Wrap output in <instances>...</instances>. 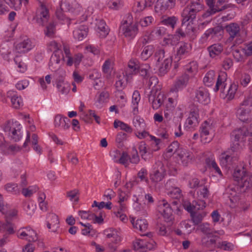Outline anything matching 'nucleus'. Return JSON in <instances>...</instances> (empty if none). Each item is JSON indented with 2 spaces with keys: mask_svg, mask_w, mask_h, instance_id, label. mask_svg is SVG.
<instances>
[{
  "mask_svg": "<svg viewBox=\"0 0 252 252\" xmlns=\"http://www.w3.org/2000/svg\"><path fill=\"white\" fill-rule=\"evenodd\" d=\"M60 7L61 9L56 11L57 17L59 20L66 22L68 24H70V19L65 16L62 11L63 10L68 11L73 16L81 15V20L82 21L86 20L88 17L90 16L94 11V6H89L83 13L82 6L75 0H68L62 2Z\"/></svg>",
  "mask_w": 252,
  "mask_h": 252,
  "instance_id": "f257e3e1",
  "label": "nucleus"
},
{
  "mask_svg": "<svg viewBox=\"0 0 252 252\" xmlns=\"http://www.w3.org/2000/svg\"><path fill=\"white\" fill-rule=\"evenodd\" d=\"M247 137H248L249 149L252 151V124L248 126H243L232 132L231 133L232 140L231 150L234 152L242 150L245 146Z\"/></svg>",
  "mask_w": 252,
  "mask_h": 252,
  "instance_id": "f03ea898",
  "label": "nucleus"
},
{
  "mask_svg": "<svg viewBox=\"0 0 252 252\" xmlns=\"http://www.w3.org/2000/svg\"><path fill=\"white\" fill-rule=\"evenodd\" d=\"M227 77V75L226 72L223 71L220 72L217 78L214 90L215 92H217L220 90L221 92L220 97L223 99L226 98L227 100H230L234 98L238 86L235 83L231 84L227 91V94H225L223 91L226 85Z\"/></svg>",
  "mask_w": 252,
  "mask_h": 252,
  "instance_id": "7ed1b4c3",
  "label": "nucleus"
},
{
  "mask_svg": "<svg viewBox=\"0 0 252 252\" xmlns=\"http://www.w3.org/2000/svg\"><path fill=\"white\" fill-rule=\"evenodd\" d=\"M202 1L203 0H192L190 5L184 8L182 13L183 25L188 22H192L195 18L197 13L203 9Z\"/></svg>",
  "mask_w": 252,
  "mask_h": 252,
  "instance_id": "20e7f679",
  "label": "nucleus"
},
{
  "mask_svg": "<svg viewBox=\"0 0 252 252\" xmlns=\"http://www.w3.org/2000/svg\"><path fill=\"white\" fill-rule=\"evenodd\" d=\"M22 126L20 123L13 120H9L4 125L3 129L12 140L17 142L23 137Z\"/></svg>",
  "mask_w": 252,
  "mask_h": 252,
  "instance_id": "39448f33",
  "label": "nucleus"
},
{
  "mask_svg": "<svg viewBox=\"0 0 252 252\" xmlns=\"http://www.w3.org/2000/svg\"><path fill=\"white\" fill-rule=\"evenodd\" d=\"M128 20H123L120 29L124 36L127 39H134L138 33L139 30L137 23H132V17L129 16Z\"/></svg>",
  "mask_w": 252,
  "mask_h": 252,
  "instance_id": "423d86ee",
  "label": "nucleus"
},
{
  "mask_svg": "<svg viewBox=\"0 0 252 252\" xmlns=\"http://www.w3.org/2000/svg\"><path fill=\"white\" fill-rule=\"evenodd\" d=\"M166 175V170L165 166L162 162L158 161L153 166L150 173V179L156 185L162 182Z\"/></svg>",
  "mask_w": 252,
  "mask_h": 252,
  "instance_id": "0eeeda50",
  "label": "nucleus"
},
{
  "mask_svg": "<svg viewBox=\"0 0 252 252\" xmlns=\"http://www.w3.org/2000/svg\"><path fill=\"white\" fill-rule=\"evenodd\" d=\"M165 52L164 50L159 49L155 54V60L157 61V65L158 67L159 73L163 75L167 72L171 65L172 59L170 56L165 58L163 62H161L164 58Z\"/></svg>",
  "mask_w": 252,
  "mask_h": 252,
  "instance_id": "6e6552de",
  "label": "nucleus"
},
{
  "mask_svg": "<svg viewBox=\"0 0 252 252\" xmlns=\"http://www.w3.org/2000/svg\"><path fill=\"white\" fill-rule=\"evenodd\" d=\"M38 6L36 9L34 17L36 23L40 26H43L49 18V11L47 7V0H37Z\"/></svg>",
  "mask_w": 252,
  "mask_h": 252,
  "instance_id": "1a4fd4ad",
  "label": "nucleus"
},
{
  "mask_svg": "<svg viewBox=\"0 0 252 252\" xmlns=\"http://www.w3.org/2000/svg\"><path fill=\"white\" fill-rule=\"evenodd\" d=\"M0 232L3 233L0 239V247H2L10 241L11 235L15 232L14 224L8 221L4 222L0 220Z\"/></svg>",
  "mask_w": 252,
  "mask_h": 252,
  "instance_id": "9d476101",
  "label": "nucleus"
},
{
  "mask_svg": "<svg viewBox=\"0 0 252 252\" xmlns=\"http://www.w3.org/2000/svg\"><path fill=\"white\" fill-rule=\"evenodd\" d=\"M103 233L107 239H110L108 248L111 252L116 251L118 246L122 240L120 233L115 229L110 228L104 230Z\"/></svg>",
  "mask_w": 252,
  "mask_h": 252,
  "instance_id": "9b49d317",
  "label": "nucleus"
},
{
  "mask_svg": "<svg viewBox=\"0 0 252 252\" xmlns=\"http://www.w3.org/2000/svg\"><path fill=\"white\" fill-rule=\"evenodd\" d=\"M199 131L202 143H208L212 140L214 136L215 128L212 124L205 121L201 124Z\"/></svg>",
  "mask_w": 252,
  "mask_h": 252,
  "instance_id": "f8f14e48",
  "label": "nucleus"
},
{
  "mask_svg": "<svg viewBox=\"0 0 252 252\" xmlns=\"http://www.w3.org/2000/svg\"><path fill=\"white\" fill-rule=\"evenodd\" d=\"M133 247L135 251L146 252L154 249L156 246L155 242L152 239H136L133 242Z\"/></svg>",
  "mask_w": 252,
  "mask_h": 252,
  "instance_id": "ddd939ff",
  "label": "nucleus"
},
{
  "mask_svg": "<svg viewBox=\"0 0 252 252\" xmlns=\"http://www.w3.org/2000/svg\"><path fill=\"white\" fill-rule=\"evenodd\" d=\"M157 211L165 221L169 222L173 220L172 209L165 199H163L158 201Z\"/></svg>",
  "mask_w": 252,
  "mask_h": 252,
  "instance_id": "4468645a",
  "label": "nucleus"
},
{
  "mask_svg": "<svg viewBox=\"0 0 252 252\" xmlns=\"http://www.w3.org/2000/svg\"><path fill=\"white\" fill-rule=\"evenodd\" d=\"M34 47L33 43L27 37H23L15 43V50L20 54L27 53Z\"/></svg>",
  "mask_w": 252,
  "mask_h": 252,
  "instance_id": "2eb2a0df",
  "label": "nucleus"
},
{
  "mask_svg": "<svg viewBox=\"0 0 252 252\" xmlns=\"http://www.w3.org/2000/svg\"><path fill=\"white\" fill-rule=\"evenodd\" d=\"M175 0H157L154 9L158 15H162L174 7Z\"/></svg>",
  "mask_w": 252,
  "mask_h": 252,
  "instance_id": "dca6fc26",
  "label": "nucleus"
},
{
  "mask_svg": "<svg viewBox=\"0 0 252 252\" xmlns=\"http://www.w3.org/2000/svg\"><path fill=\"white\" fill-rule=\"evenodd\" d=\"M164 98L163 94L153 88L149 95V101L151 103L152 108L157 110L162 104L163 105Z\"/></svg>",
  "mask_w": 252,
  "mask_h": 252,
  "instance_id": "f3484780",
  "label": "nucleus"
},
{
  "mask_svg": "<svg viewBox=\"0 0 252 252\" xmlns=\"http://www.w3.org/2000/svg\"><path fill=\"white\" fill-rule=\"evenodd\" d=\"M18 237L30 242H34L37 239L35 231L29 226L20 228L18 232Z\"/></svg>",
  "mask_w": 252,
  "mask_h": 252,
  "instance_id": "a211bd4d",
  "label": "nucleus"
},
{
  "mask_svg": "<svg viewBox=\"0 0 252 252\" xmlns=\"http://www.w3.org/2000/svg\"><path fill=\"white\" fill-rule=\"evenodd\" d=\"M134 217H130V221L132 223L133 227L136 230L139 231L141 235H151L150 234L144 233L148 227V223L146 219H137L136 220Z\"/></svg>",
  "mask_w": 252,
  "mask_h": 252,
  "instance_id": "6ab92c4d",
  "label": "nucleus"
},
{
  "mask_svg": "<svg viewBox=\"0 0 252 252\" xmlns=\"http://www.w3.org/2000/svg\"><path fill=\"white\" fill-rule=\"evenodd\" d=\"M6 96L10 99L11 107L18 109L23 106V101L21 96L14 90H9L6 93Z\"/></svg>",
  "mask_w": 252,
  "mask_h": 252,
  "instance_id": "aec40b11",
  "label": "nucleus"
},
{
  "mask_svg": "<svg viewBox=\"0 0 252 252\" xmlns=\"http://www.w3.org/2000/svg\"><path fill=\"white\" fill-rule=\"evenodd\" d=\"M183 205L188 212L192 213L196 210H203L206 207V202L202 200H198L193 201L191 204L188 201H184Z\"/></svg>",
  "mask_w": 252,
  "mask_h": 252,
  "instance_id": "412c9836",
  "label": "nucleus"
},
{
  "mask_svg": "<svg viewBox=\"0 0 252 252\" xmlns=\"http://www.w3.org/2000/svg\"><path fill=\"white\" fill-rule=\"evenodd\" d=\"M178 94L172 93L170 91L164 95L163 106L164 108L174 110L177 105Z\"/></svg>",
  "mask_w": 252,
  "mask_h": 252,
  "instance_id": "4be33fe9",
  "label": "nucleus"
},
{
  "mask_svg": "<svg viewBox=\"0 0 252 252\" xmlns=\"http://www.w3.org/2000/svg\"><path fill=\"white\" fill-rule=\"evenodd\" d=\"M220 163L221 166L228 167L236 163L237 158L234 156L230 155L228 152L222 153L219 158Z\"/></svg>",
  "mask_w": 252,
  "mask_h": 252,
  "instance_id": "5701e85b",
  "label": "nucleus"
},
{
  "mask_svg": "<svg viewBox=\"0 0 252 252\" xmlns=\"http://www.w3.org/2000/svg\"><path fill=\"white\" fill-rule=\"evenodd\" d=\"M47 227L53 232L57 231L59 228V220L57 215L54 213H49L47 216Z\"/></svg>",
  "mask_w": 252,
  "mask_h": 252,
  "instance_id": "b1692460",
  "label": "nucleus"
},
{
  "mask_svg": "<svg viewBox=\"0 0 252 252\" xmlns=\"http://www.w3.org/2000/svg\"><path fill=\"white\" fill-rule=\"evenodd\" d=\"M189 79L188 75L184 74L179 77L175 82L174 86L171 88L170 91L172 93H177L179 91L185 88Z\"/></svg>",
  "mask_w": 252,
  "mask_h": 252,
  "instance_id": "393cba45",
  "label": "nucleus"
},
{
  "mask_svg": "<svg viewBox=\"0 0 252 252\" xmlns=\"http://www.w3.org/2000/svg\"><path fill=\"white\" fill-rule=\"evenodd\" d=\"M192 50V45L190 43L181 42L177 50L176 56L178 60L182 58L188 57Z\"/></svg>",
  "mask_w": 252,
  "mask_h": 252,
  "instance_id": "a878e982",
  "label": "nucleus"
},
{
  "mask_svg": "<svg viewBox=\"0 0 252 252\" xmlns=\"http://www.w3.org/2000/svg\"><path fill=\"white\" fill-rule=\"evenodd\" d=\"M0 150L3 155H14L20 150V148L16 144H10L4 141L0 144Z\"/></svg>",
  "mask_w": 252,
  "mask_h": 252,
  "instance_id": "bb28decb",
  "label": "nucleus"
},
{
  "mask_svg": "<svg viewBox=\"0 0 252 252\" xmlns=\"http://www.w3.org/2000/svg\"><path fill=\"white\" fill-rule=\"evenodd\" d=\"M198 117L197 112L191 111L185 123V128L187 129H190L196 127L199 124Z\"/></svg>",
  "mask_w": 252,
  "mask_h": 252,
  "instance_id": "cd10ccee",
  "label": "nucleus"
},
{
  "mask_svg": "<svg viewBox=\"0 0 252 252\" xmlns=\"http://www.w3.org/2000/svg\"><path fill=\"white\" fill-rule=\"evenodd\" d=\"M205 163L207 167L211 170L214 171L217 176L220 177H222V173L216 161L214 155H211L210 157L206 158Z\"/></svg>",
  "mask_w": 252,
  "mask_h": 252,
  "instance_id": "c85d7f7f",
  "label": "nucleus"
},
{
  "mask_svg": "<svg viewBox=\"0 0 252 252\" xmlns=\"http://www.w3.org/2000/svg\"><path fill=\"white\" fill-rule=\"evenodd\" d=\"M195 98L200 103L204 105L207 104L210 101L209 94L204 88H199L196 92Z\"/></svg>",
  "mask_w": 252,
  "mask_h": 252,
  "instance_id": "c756f323",
  "label": "nucleus"
},
{
  "mask_svg": "<svg viewBox=\"0 0 252 252\" xmlns=\"http://www.w3.org/2000/svg\"><path fill=\"white\" fill-rule=\"evenodd\" d=\"M178 159L181 163L185 166L187 165L192 159V153L188 150L184 148L181 149L178 153Z\"/></svg>",
  "mask_w": 252,
  "mask_h": 252,
  "instance_id": "7c9ffc66",
  "label": "nucleus"
},
{
  "mask_svg": "<svg viewBox=\"0 0 252 252\" xmlns=\"http://www.w3.org/2000/svg\"><path fill=\"white\" fill-rule=\"evenodd\" d=\"M54 125L56 127L66 130L70 127V120L66 117H63L61 115H57L55 117Z\"/></svg>",
  "mask_w": 252,
  "mask_h": 252,
  "instance_id": "2f4dec72",
  "label": "nucleus"
},
{
  "mask_svg": "<svg viewBox=\"0 0 252 252\" xmlns=\"http://www.w3.org/2000/svg\"><path fill=\"white\" fill-rule=\"evenodd\" d=\"M244 107H239L237 110V116L242 122L248 123L252 121L251 112L252 110L244 108Z\"/></svg>",
  "mask_w": 252,
  "mask_h": 252,
  "instance_id": "473e14b6",
  "label": "nucleus"
},
{
  "mask_svg": "<svg viewBox=\"0 0 252 252\" xmlns=\"http://www.w3.org/2000/svg\"><path fill=\"white\" fill-rule=\"evenodd\" d=\"M95 30L101 38L105 37L109 33V29L105 21L102 19L96 20Z\"/></svg>",
  "mask_w": 252,
  "mask_h": 252,
  "instance_id": "72a5a7b5",
  "label": "nucleus"
},
{
  "mask_svg": "<svg viewBox=\"0 0 252 252\" xmlns=\"http://www.w3.org/2000/svg\"><path fill=\"white\" fill-rule=\"evenodd\" d=\"M88 28L86 25H81L77 27L73 31V35L74 38L79 41H82L87 35Z\"/></svg>",
  "mask_w": 252,
  "mask_h": 252,
  "instance_id": "f704fd0d",
  "label": "nucleus"
},
{
  "mask_svg": "<svg viewBox=\"0 0 252 252\" xmlns=\"http://www.w3.org/2000/svg\"><path fill=\"white\" fill-rule=\"evenodd\" d=\"M225 30L229 35V39L233 40L239 34L240 27L236 23H231L225 27Z\"/></svg>",
  "mask_w": 252,
  "mask_h": 252,
  "instance_id": "c9c22d12",
  "label": "nucleus"
},
{
  "mask_svg": "<svg viewBox=\"0 0 252 252\" xmlns=\"http://www.w3.org/2000/svg\"><path fill=\"white\" fill-rule=\"evenodd\" d=\"M61 52H55L51 56L49 63L51 70H56L60 67V63L62 59Z\"/></svg>",
  "mask_w": 252,
  "mask_h": 252,
  "instance_id": "e433bc0d",
  "label": "nucleus"
},
{
  "mask_svg": "<svg viewBox=\"0 0 252 252\" xmlns=\"http://www.w3.org/2000/svg\"><path fill=\"white\" fill-rule=\"evenodd\" d=\"M61 52H55L51 56L49 63L51 70H56L60 67V63L62 59Z\"/></svg>",
  "mask_w": 252,
  "mask_h": 252,
  "instance_id": "4c0bfd02",
  "label": "nucleus"
},
{
  "mask_svg": "<svg viewBox=\"0 0 252 252\" xmlns=\"http://www.w3.org/2000/svg\"><path fill=\"white\" fill-rule=\"evenodd\" d=\"M227 194L229 195V206L231 208H234L238 204L239 195L235 189L229 188L226 189Z\"/></svg>",
  "mask_w": 252,
  "mask_h": 252,
  "instance_id": "58836bf2",
  "label": "nucleus"
},
{
  "mask_svg": "<svg viewBox=\"0 0 252 252\" xmlns=\"http://www.w3.org/2000/svg\"><path fill=\"white\" fill-rule=\"evenodd\" d=\"M141 99V96L139 91L136 90L133 93L131 99L132 113L133 115L138 114V105Z\"/></svg>",
  "mask_w": 252,
  "mask_h": 252,
  "instance_id": "ea45409f",
  "label": "nucleus"
},
{
  "mask_svg": "<svg viewBox=\"0 0 252 252\" xmlns=\"http://www.w3.org/2000/svg\"><path fill=\"white\" fill-rule=\"evenodd\" d=\"M182 148H180V144L177 141L173 142L166 148V151L164 153V156L166 158H169L175 153H176L178 155L179 151Z\"/></svg>",
  "mask_w": 252,
  "mask_h": 252,
  "instance_id": "a19ab883",
  "label": "nucleus"
},
{
  "mask_svg": "<svg viewBox=\"0 0 252 252\" xmlns=\"http://www.w3.org/2000/svg\"><path fill=\"white\" fill-rule=\"evenodd\" d=\"M138 148L140 155L144 160H146L150 158L153 153L151 150H149L148 149L147 144L144 141H141L139 143Z\"/></svg>",
  "mask_w": 252,
  "mask_h": 252,
  "instance_id": "79ce46f5",
  "label": "nucleus"
},
{
  "mask_svg": "<svg viewBox=\"0 0 252 252\" xmlns=\"http://www.w3.org/2000/svg\"><path fill=\"white\" fill-rule=\"evenodd\" d=\"M223 46L220 43L214 44L208 47L210 57L214 58L220 54L223 51Z\"/></svg>",
  "mask_w": 252,
  "mask_h": 252,
  "instance_id": "37998d69",
  "label": "nucleus"
},
{
  "mask_svg": "<svg viewBox=\"0 0 252 252\" xmlns=\"http://www.w3.org/2000/svg\"><path fill=\"white\" fill-rule=\"evenodd\" d=\"M198 65L196 62L192 61L189 63L185 66V69L186 73L189 77H193L198 72Z\"/></svg>",
  "mask_w": 252,
  "mask_h": 252,
  "instance_id": "c03bdc74",
  "label": "nucleus"
},
{
  "mask_svg": "<svg viewBox=\"0 0 252 252\" xmlns=\"http://www.w3.org/2000/svg\"><path fill=\"white\" fill-rule=\"evenodd\" d=\"M190 23L189 22L187 25V31L186 32H184L181 29L179 28L177 29L173 37H175L177 40H179L181 38L185 37L186 34H190L191 33L193 32L195 29L190 24Z\"/></svg>",
  "mask_w": 252,
  "mask_h": 252,
  "instance_id": "a18cd8bd",
  "label": "nucleus"
},
{
  "mask_svg": "<svg viewBox=\"0 0 252 252\" xmlns=\"http://www.w3.org/2000/svg\"><path fill=\"white\" fill-rule=\"evenodd\" d=\"M155 48L153 45H147L144 47L140 54V58L143 61L147 60L153 54Z\"/></svg>",
  "mask_w": 252,
  "mask_h": 252,
  "instance_id": "49530a36",
  "label": "nucleus"
},
{
  "mask_svg": "<svg viewBox=\"0 0 252 252\" xmlns=\"http://www.w3.org/2000/svg\"><path fill=\"white\" fill-rule=\"evenodd\" d=\"M215 72L214 71L210 70L207 72L203 78L204 84L208 87L212 86L215 83Z\"/></svg>",
  "mask_w": 252,
  "mask_h": 252,
  "instance_id": "de8ad7c7",
  "label": "nucleus"
},
{
  "mask_svg": "<svg viewBox=\"0 0 252 252\" xmlns=\"http://www.w3.org/2000/svg\"><path fill=\"white\" fill-rule=\"evenodd\" d=\"M133 118L132 124L133 126L137 130L145 129L146 127V124L143 118L138 116V114L134 115Z\"/></svg>",
  "mask_w": 252,
  "mask_h": 252,
  "instance_id": "09e8293b",
  "label": "nucleus"
},
{
  "mask_svg": "<svg viewBox=\"0 0 252 252\" xmlns=\"http://www.w3.org/2000/svg\"><path fill=\"white\" fill-rule=\"evenodd\" d=\"M218 238H219V237L215 235L212 232L211 235L202 237L201 238V243L203 245L207 246L215 245L216 244L217 239Z\"/></svg>",
  "mask_w": 252,
  "mask_h": 252,
  "instance_id": "8fccbe9b",
  "label": "nucleus"
},
{
  "mask_svg": "<svg viewBox=\"0 0 252 252\" xmlns=\"http://www.w3.org/2000/svg\"><path fill=\"white\" fill-rule=\"evenodd\" d=\"M4 189L12 194H19L21 191V188L17 183H9L4 186Z\"/></svg>",
  "mask_w": 252,
  "mask_h": 252,
  "instance_id": "3c124183",
  "label": "nucleus"
},
{
  "mask_svg": "<svg viewBox=\"0 0 252 252\" xmlns=\"http://www.w3.org/2000/svg\"><path fill=\"white\" fill-rule=\"evenodd\" d=\"M190 213L192 222L195 225L200 223L207 215V213L205 211H202L200 212H192Z\"/></svg>",
  "mask_w": 252,
  "mask_h": 252,
  "instance_id": "603ef678",
  "label": "nucleus"
},
{
  "mask_svg": "<svg viewBox=\"0 0 252 252\" xmlns=\"http://www.w3.org/2000/svg\"><path fill=\"white\" fill-rule=\"evenodd\" d=\"M114 127L115 128L118 127L122 130H124L127 133H131L132 132V128L128 124L118 120H115L114 122Z\"/></svg>",
  "mask_w": 252,
  "mask_h": 252,
  "instance_id": "864d4df0",
  "label": "nucleus"
},
{
  "mask_svg": "<svg viewBox=\"0 0 252 252\" xmlns=\"http://www.w3.org/2000/svg\"><path fill=\"white\" fill-rule=\"evenodd\" d=\"M127 65L132 74H136L138 73L140 68V64L139 61L137 59H130Z\"/></svg>",
  "mask_w": 252,
  "mask_h": 252,
  "instance_id": "5fc2aeb1",
  "label": "nucleus"
},
{
  "mask_svg": "<svg viewBox=\"0 0 252 252\" xmlns=\"http://www.w3.org/2000/svg\"><path fill=\"white\" fill-rule=\"evenodd\" d=\"M178 19L175 16L168 17L163 19L160 23L162 25L174 29L177 24Z\"/></svg>",
  "mask_w": 252,
  "mask_h": 252,
  "instance_id": "6e6d98bb",
  "label": "nucleus"
},
{
  "mask_svg": "<svg viewBox=\"0 0 252 252\" xmlns=\"http://www.w3.org/2000/svg\"><path fill=\"white\" fill-rule=\"evenodd\" d=\"M150 141L151 142L150 145L152 152H153L158 151L160 148V144L161 140L152 135L150 136Z\"/></svg>",
  "mask_w": 252,
  "mask_h": 252,
  "instance_id": "4d7b16f0",
  "label": "nucleus"
},
{
  "mask_svg": "<svg viewBox=\"0 0 252 252\" xmlns=\"http://www.w3.org/2000/svg\"><path fill=\"white\" fill-rule=\"evenodd\" d=\"M240 185L242 187H246L247 189L252 186V173H247V174L243 177L240 183H239Z\"/></svg>",
  "mask_w": 252,
  "mask_h": 252,
  "instance_id": "13d9d810",
  "label": "nucleus"
},
{
  "mask_svg": "<svg viewBox=\"0 0 252 252\" xmlns=\"http://www.w3.org/2000/svg\"><path fill=\"white\" fill-rule=\"evenodd\" d=\"M28 2L29 0H19V2L16 0H6V3L16 10L20 9L22 4L26 5Z\"/></svg>",
  "mask_w": 252,
  "mask_h": 252,
  "instance_id": "bf43d9fd",
  "label": "nucleus"
},
{
  "mask_svg": "<svg viewBox=\"0 0 252 252\" xmlns=\"http://www.w3.org/2000/svg\"><path fill=\"white\" fill-rule=\"evenodd\" d=\"M112 68V63L110 60H106L102 65V69L103 72L105 74L107 78L110 77Z\"/></svg>",
  "mask_w": 252,
  "mask_h": 252,
  "instance_id": "052dcab7",
  "label": "nucleus"
},
{
  "mask_svg": "<svg viewBox=\"0 0 252 252\" xmlns=\"http://www.w3.org/2000/svg\"><path fill=\"white\" fill-rule=\"evenodd\" d=\"M246 171L244 167L242 168H236L235 169L233 174V178L235 181H237L238 183H240V181L244 176L247 174Z\"/></svg>",
  "mask_w": 252,
  "mask_h": 252,
  "instance_id": "680f3d73",
  "label": "nucleus"
},
{
  "mask_svg": "<svg viewBox=\"0 0 252 252\" xmlns=\"http://www.w3.org/2000/svg\"><path fill=\"white\" fill-rule=\"evenodd\" d=\"M63 51L65 54V57L63 59L65 61L68 66H71L73 64V57H72L70 49L68 46L66 45L63 46Z\"/></svg>",
  "mask_w": 252,
  "mask_h": 252,
  "instance_id": "e2e57ef3",
  "label": "nucleus"
},
{
  "mask_svg": "<svg viewBox=\"0 0 252 252\" xmlns=\"http://www.w3.org/2000/svg\"><path fill=\"white\" fill-rule=\"evenodd\" d=\"M107 7L112 10H118L123 6L122 0H107Z\"/></svg>",
  "mask_w": 252,
  "mask_h": 252,
  "instance_id": "0e129e2a",
  "label": "nucleus"
},
{
  "mask_svg": "<svg viewBox=\"0 0 252 252\" xmlns=\"http://www.w3.org/2000/svg\"><path fill=\"white\" fill-rule=\"evenodd\" d=\"M231 48L232 54L236 61L237 62L244 61L245 60V56L241 52L242 49H240L238 48H235L234 47V45H233Z\"/></svg>",
  "mask_w": 252,
  "mask_h": 252,
  "instance_id": "69168bd1",
  "label": "nucleus"
},
{
  "mask_svg": "<svg viewBox=\"0 0 252 252\" xmlns=\"http://www.w3.org/2000/svg\"><path fill=\"white\" fill-rule=\"evenodd\" d=\"M109 93L107 92H102L96 98L95 104L96 106L100 107L103 103L107 101L109 97Z\"/></svg>",
  "mask_w": 252,
  "mask_h": 252,
  "instance_id": "338daca9",
  "label": "nucleus"
},
{
  "mask_svg": "<svg viewBox=\"0 0 252 252\" xmlns=\"http://www.w3.org/2000/svg\"><path fill=\"white\" fill-rule=\"evenodd\" d=\"M38 190V187L36 185L31 186L27 188H23L22 193L25 197H30Z\"/></svg>",
  "mask_w": 252,
  "mask_h": 252,
  "instance_id": "774afa93",
  "label": "nucleus"
}]
</instances>
